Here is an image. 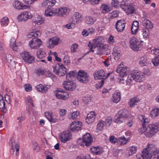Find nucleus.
<instances>
[{
	"mask_svg": "<svg viewBox=\"0 0 159 159\" xmlns=\"http://www.w3.org/2000/svg\"><path fill=\"white\" fill-rule=\"evenodd\" d=\"M5 103L4 100H2L0 101V109H4L6 110L5 107Z\"/></svg>",
	"mask_w": 159,
	"mask_h": 159,
	"instance_id": "63",
	"label": "nucleus"
},
{
	"mask_svg": "<svg viewBox=\"0 0 159 159\" xmlns=\"http://www.w3.org/2000/svg\"><path fill=\"white\" fill-rule=\"evenodd\" d=\"M13 94L12 92H10L9 95L6 94L5 95V98L6 101L9 104L11 103V96H12Z\"/></svg>",
	"mask_w": 159,
	"mask_h": 159,
	"instance_id": "49",
	"label": "nucleus"
},
{
	"mask_svg": "<svg viewBox=\"0 0 159 159\" xmlns=\"http://www.w3.org/2000/svg\"><path fill=\"white\" fill-rule=\"evenodd\" d=\"M90 156L89 155L87 154L84 156L83 154H81L78 156L77 159H90Z\"/></svg>",
	"mask_w": 159,
	"mask_h": 159,
	"instance_id": "58",
	"label": "nucleus"
},
{
	"mask_svg": "<svg viewBox=\"0 0 159 159\" xmlns=\"http://www.w3.org/2000/svg\"><path fill=\"white\" fill-rule=\"evenodd\" d=\"M139 119L140 121L142 122V126L143 128L145 127V125H148L149 122V118H146L143 115H139Z\"/></svg>",
	"mask_w": 159,
	"mask_h": 159,
	"instance_id": "25",
	"label": "nucleus"
},
{
	"mask_svg": "<svg viewBox=\"0 0 159 159\" xmlns=\"http://www.w3.org/2000/svg\"><path fill=\"white\" fill-rule=\"evenodd\" d=\"M82 125L81 122L74 121L70 124V130L72 131L80 130Z\"/></svg>",
	"mask_w": 159,
	"mask_h": 159,
	"instance_id": "17",
	"label": "nucleus"
},
{
	"mask_svg": "<svg viewBox=\"0 0 159 159\" xmlns=\"http://www.w3.org/2000/svg\"><path fill=\"white\" fill-rule=\"evenodd\" d=\"M104 52V50L102 48L99 47V48H98L97 49V54L99 55H102Z\"/></svg>",
	"mask_w": 159,
	"mask_h": 159,
	"instance_id": "62",
	"label": "nucleus"
},
{
	"mask_svg": "<svg viewBox=\"0 0 159 159\" xmlns=\"http://www.w3.org/2000/svg\"><path fill=\"white\" fill-rule=\"evenodd\" d=\"M150 62V60L148 56L144 55L140 58L139 64L140 66H143L148 65Z\"/></svg>",
	"mask_w": 159,
	"mask_h": 159,
	"instance_id": "18",
	"label": "nucleus"
},
{
	"mask_svg": "<svg viewBox=\"0 0 159 159\" xmlns=\"http://www.w3.org/2000/svg\"><path fill=\"white\" fill-rule=\"evenodd\" d=\"M56 96L58 99L66 100L69 98V96L67 92H65L62 89H60L57 90Z\"/></svg>",
	"mask_w": 159,
	"mask_h": 159,
	"instance_id": "12",
	"label": "nucleus"
},
{
	"mask_svg": "<svg viewBox=\"0 0 159 159\" xmlns=\"http://www.w3.org/2000/svg\"><path fill=\"white\" fill-rule=\"evenodd\" d=\"M101 8L103 13L108 12L111 11L109 6L105 4L102 5L101 6Z\"/></svg>",
	"mask_w": 159,
	"mask_h": 159,
	"instance_id": "45",
	"label": "nucleus"
},
{
	"mask_svg": "<svg viewBox=\"0 0 159 159\" xmlns=\"http://www.w3.org/2000/svg\"><path fill=\"white\" fill-rule=\"evenodd\" d=\"M131 75L133 79L137 82H141L144 80L143 75L140 71L135 72Z\"/></svg>",
	"mask_w": 159,
	"mask_h": 159,
	"instance_id": "20",
	"label": "nucleus"
},
{
	"mask_svg": "<svg viewBox=\"0 0 159 159\" xmlns=\"http://www.w3.org/2000/svg\"><path fill=\"white\" fill-rule=\"evenodd\" d=\"M82 17L81 14L79 12H75L73 16V20L74 21L76 22L77 23H79L81 21Z\"/></svg>",
	"mask_w": 159,
	"mask_h": 159,
	"instance_id": "30",
	"label": "nucleus"
},
{
	"mask_svg": "<svg viewBox=\"0 0 159 159\" xmlns=\"http://www.w3.org/2000/svg\"><path fill=\"white\" fill-rule=\"evenodd\" d=\"M59 39H55V38H52L50 39L49 40V44L48 47L52 48L57 45L58 43V41Z\"/></svg>",
	"mask_w": 159,
	"mask_h": 159,
	"instance_id": "24",
	"label": "nucleus"
},
{
	"mask_svg": "<svg viewBox=\"0 0 159 159\" xmlns=\"http://www.w3.org/2000/svg\"><path fill=\"white\" fill-rule=\"evenodd\" d=\"M142 25L146 28L149 29L153 28V24L152 22L147 19H144L142 21Z\"/></svg>",
	"mask_w": 159,
	"mask_h": 159,
	"instance_id": "29",
	"label": "nucleus"
},
{
	"mask_svg": "<svg viewBox=\"0 0 159 159\" xmlns=\"http://www.w3.org/2000/svg\"><path fill=\"white\" fill-rule=\"evenodd\" d=\"M22 59L26 63L31 64L34 61V58L28 52L24 51L20 53Z\"/></svg>",
	"mask_w": 159,
	"mask_h": 159,
	"instance_id": "7",
	"label": "nucleus"
},
{
	"mask_svg": "<svg viewBox=\"0 0 159 159\" xmlns=\"http://www.w3.org/2000/svg\"><path fill=\"white\" fill-rule=\"evenodd\" d=\"M139 28V23L137 21H135L133 22L131 27V31L133 34H135L137 32Z\"/></svg>",
	"mask_w": 159,
	"mask_h": 159,
	"instance_id": "27",
	"label": "nucleus"
},
{
	"mask_svg": "<svg viewBox=\"0 0 159 159\" xmlns=\"http://www.w3.org/2000/svg\"><path fill=\"white\" fill-rule=\"evenodd\" d=\"M90 150L92 153L95 155H99L102 153V150L99 148V147H92Z\"/></svg>",
	"mask_w": 159,
	"mask_h": 159,
	"instance_id": "39",
	"label": "nucleus"
},
{
	"mask_svg": "<svg viewBox=\"0 0 159 159\" xmlns=\"http://www.w3.org/2000/svg\"><path fill=\"white\" fill-rule=\"evenodd\" d=\"M41 34V33L39 30H37L35 31H33L30 33L28 34V37L29 38H31L33 37H37L40 36Z\"/></svg>",
	"mask_w": 159,
	"mask_h": 159,
	"instance_id": "42",
	"label": "nucleus"
},
{
	"mask_svg": "<svg viewBox=\"0 0 159 159\" xmlns=\"http://www.w3.org/2000/svg\"><path fill=\"white\" fill-rule=\"evenodd\" d=\"M36 55L38 58L42 59L46 56V53L43 48H41L37 51Z\"/></svg>",
	"mask_w": 159,
	"mask_h": 159,
	"instance_id": "36",
	"label": "nucleus"
},
{
	"mask_svg": "<svg viewBox=\"0 0 159 159\" xmlns=\"http://www.w3.org/2000/svg\"><path fill=\"white\" fill-rule=\"evenodd\" d=\"M84 3H86L90 1L91 4L94 5L98 4L101 0H82Z\"/></svg>",
	"mask_w": 159,
	"mask_h": 159,
	"instance_id": "54",
	"label": "nucleus"
},
{
	"mask_svg": "<svg viewBox=\"0 0 159 159\" xmlns=\"http://www.w3.org/2000/svg\"><path fill=\"white\" fill-rule=\"evenodd\" d=\"M13 6L17 9H22V3L18 1H15L13 3Z\"/></svg>",
	"mask_w": 159,
	"mask_h": 159,
	"instance_id": "43",
	"label": "nucleus"
},
{
	"mask_svg": "<svg viewBox=\"0 0 159 159\" xmlns=\"http://www.w3.org/2000/svg\"><path fill=\"white\" fill-rule=\"evenodd\" d=\"M45 116L48 121L53 123L57 122L58 120L57 117L55 115H53L51 111H48L45 113Z\"/></svg>",
	"mask_w": 159,
	"mask_h": 159,
	"instance_id": "16",
	"label": "nucleus"
},
{
	"mask_svg": "<svg viewBox=\"0 0 159 159\" xmlns=\"http://www.w3.org/2000/svg\"><path fill=\"white\" fill-rule=\"evenodd\" d=\"M151 146H152V145H148L147 147L142 151L141 157L143 159H151Z\"/></svg>",
	"mask_w": 159,
	"mask_h": 159,
	"instance_id": "13",
	"label": "nucleus"
},
{
	"mask_svg": "<svg viewBox=\"0 0 159 159\" xmlns=\"http://www.w3.org/2000/svg\"><path fill=\"white\" fill-rule=\"evenodd\" d=\"M57 15L62 16L68 13L69 10L66 7H65L59 8L58 9H57Z\"/></svg>",
	"mask_w": 159,
	"mask_h": 159,
	"instance_id": "32",
	"label": "nucleus"
},
{
	"mask_svg": "<svg viewBox=\"0 0 159 159\" xmlns=\"http://www.w3.org/2000/svg\"><path fill=\"white\" fill-rule=\"evenodd\" d=\"M36 74L39 76L44 75L45 73L44 70L41 69L40 68H38L36 70Z\"/></svg>",
	"mask_w": 159,
	"mask_h": 159,
	"instance_id": "57",
	"label": "nucleus"
},
{
	"mask_svg": "<svg viewBox=\"0 0 159 159\" xmlns=\"http://www.w3.org/2000/svg\"><path fill=\"white\" fill-rule=\"evenodd\" d=\"M11 150L13 151V153L16 150V155L17 156L19 153V145L18 144H16L15 143L12 142H11Z\"/></svg>",
	"mask_w": 159,
	"mask_h": 159,
	"instance_id": "34",
	"label": "nucleus"
},
{
	"mask_svg": "<svg viewBox=\"0 0 159 159\" xmlns=\"http://www.w3.org/2000/svg\"><path fill=\"white\" fill-rule=\"evenodd\" d=\"M33 21L35 24L40 25L43 22V19L41 16H38L34 18Z\"/></svg>",
	"mask_w": 159,
	"mask_h": 159,
	"instance_id": "35",
	"label": "nucleus"
},
{
	"mask_svg": "<svg viewBox=\"0 0 159 159\" xmlns=\"http://www.w3.org/2000/svg\"><path fill=\"white\" fill-rule=\"evenodd\" d=\"M9 22V20L7 17H5L3 18L1 21L2 25L6 26L7 25Z\"/></svg>",
	"mask_w": 159,
	"mask_h": 159,
	"instance_id": "52",
	"label": "nucleus"
},
{
	"mask_svg": "<svg viewBox=\"0 0 159 159\" xmlns=\"http://www.w3.org/2000/svg\"><path fill=\"white\" fill-rule=\"evenodd\" d=\"M111 4L112 6L116 8L119 5V2L117 0H112Z\"/></svg>",
	"mask_w": 159,
	"mask_h": 159,
	"instance_id": "60",
	"label": "nucleus"
},
{
	"mask_svg": "<svg viewBox=\"0 0 159 159\" xmlns=\"http://www.w3.org/2000/svg\"><path fill=\"white\" fill-rule=\"evenodd\" d=\"M152 62L155 66H157L159 64V55L155 57L154 58L152 59Z\"/></svg>",
	"mask_w": 159,
	"mask_h": 159,
	"instance_id": "50",
	"label": "nucleus"
},
{
	"mask_svg": "<svg viewBox=\"0 0 159 159\" xmlns=\"http://www.w3.org/2000/svg\"><path fill=\"white\" fill-rule=\"evenodd\" d=\"M32 17V14L29 12L24 11L20 13L17 17L18 20L20 21H26Z\"/></svg>",
	"mask_w": 159,
	"mask_h": 159,
	"instance_id": "11",
	"label": "nucleus"
},
{
	"mask_svg": "<svg viewBox=\"0 0 159 159\" xmlns=\"http://www.w3.org/2000/svg\"><path fill=\"white\" fill-rule=\"evenodd\" d=\"M159 131V123L151 124L146 129L145 135L147 138H151Z\"/></svg>",
	"mask_w": 159,
	"mask_h": 159,
	"instance_id": "2",
	"label": "nucleus"
},
{
	"mask_svg": "<svg viewBox=\"0 0 159 159\" xmlns=\"http://www.w3.org/2000/svg\"><path fill=\"white\" fill-rule=\"evenodd\" d=\"M94 20L93 18L89 16H87L85 18V22L88 24H93Z\"/></svg>",
	"mask_w": 159,
	"mask_h": 159,
	"instance_id": "46",
	"label": "nucleus"
},
{
	"mask_svg": "<svg viewBox=\"0 0 159 159\" xmlns=\"http://www.w3.org/2000/svg\"><path fill=\"white\" fill-rule=\"evenodd\" d=\"M12 57L10 54H8L6 56V59L7 62L11 66L15 67L16 62L15 61H12Z\"/></svg>",
	"mask_w": 159,
	"mask_h": 159,
	"instance_id": "38",
	"label": "nucleus"
},
{
	"mask_svg": "<svg viewBox=\"0 0 159 159\" xmlns=\"http://www.w3.org/2000/svg\"><path fill=\"white\" fill-rule=\"evenodd\" d=\"M137 150V147L134 146H131L127 149V153L129 156H131L135 153Z\"/></svg>",
	"mask_w": 159,
	"mask_h": 159,
	"instance_id": "37",
	"label": "nucleus"
},
{
	"mask_svg": "<svg viewBox=\"0 0 159 159\" xmlns=\"http://www.w3.org/2000/svg\"><path fill=\"white\" fill-rule=\"evenodd\" d=\"M60 139L62 142L65 143L71 139L72 136L70 131H63L60 135Z\"/></svg>",
	"mask_w": 159,
	"mask_h": 159,
	"instance_id": "10",
	"label": "nucleus"
},
{
	"mask_svg": "<svg viewBox=\"0 0 159 159\" xmlns=\"http://www.w3.org/2000/svg\"><path fill=\"white\" fill-rule=\"evenodd\" d=\"M134 8L132 4H131L127 6L126 12L127 14H132L134 13Z\"/></svg>",
	"mask_w": 159,
	"mask_h": 159,
	"instance_id": "41",
	"label": "nucleus"
},
{
	"mask_svg": "<svg viewBox=\"0 0 159 159\" xmlns=\"http://www.w3.org/2000/svg\"><path fill=\"white\" fill-rule=\"evenodd\" d=\"M132 77L131 75L130 76H127V78L125 80V83H126V84L128 85H131L133 84V79H132Z\"/></svg>",
	"mask_w": 159,
	"mask_h": 159,
	"instance_id": "44",
	"label": "nucleus"
},
{
	"mask_svg": "<svg viewBox=\"0 0 159 159\" xmlns=\"http://www.w3.org/2000/svg\"><path fill=\"white\" fill-rule=\"evenodd\" d=\"M56 0H47L43 1L42 3L43 7L49 8L53 6L56 3Z\"/></svg>",
	"mask_w": 159,
	"mask_h": 159,
	"instance_id": "22",
	"label": "nucleus"
},
{
	"mask_svg": "<svg viewBox=\"0 0 159 159\" xmlns=\"http://www.w3.org/2000/svg\"><path fill=\"white\" fill-rule=\"evenodd\" d=\"M128 111L126 109H123L119 111L115 116L114 121L117 123H122L124 120L127 118L128 116Z\"/></svg>",
	"mask_w": 159,
	"mask_h": 159,
	"instance_id": "3",
	"label": "nucleus"
},
{
	"mask_svg": "<svg viewBox=\"0 0 159 159\" xmlns=\"http://www.w3.org/2000/svg\"><path fill=\"white\" fill-rule=\"evenodd\" d=\"M35 87L38 91L41 93H45L48 89V88L47 86H43L41 84L38 85Z\"/></svg>",
	"mask_w": 159,
	"mask_h": 159,
	"instance_id": "31",
	"label": "nucleus"
},
{
	"mask_svg": "<svg viewBox=\"0 0 159 159\" xmlns=\"http://www.w3.org/2000/svg\"><path fill=\"white\" fill-rule=\"evenodd\" d=\"M76 78L79 81L85 84L89 80V75L86 72L80 70L78 72Z\"/></svg>",
	"mask_w": 159,
	"mask_h": 159,
	"instance_id": "6",
	"label": "nucleus"
},
{
	"mask_svg": "<svg viewBox=\"0 0 159 159\" xmlns=\"http://www.w3.org/2000/svg\"><path fill=\"white\" fill-rule=\"evenodd\" d=\"M43 42L41 39L38 38H33L29 43V45L33 49H37L39 48Z\"/></svg>",
	"mask_w": 159,
	"mask_h": 159,
	"instance_id": "9",
	"label": "nucleus"
},
{
	"mask_svg": "<svg viewBox=\"0 0 159 159\" xmlns=\"http://www.w3.org/2000/svg\"><path fill=\"white\" fill-rule=\"evenodd\" d=\"M25 90L27 92H30L32 90V87L30 84H25L24 86Z\"/></svg>",
	"mask_w": 159,
	"mask_h": 159,
	"instance_id": "61",
	"label": "nucleus"
},
{
	"mask_svg": "<svg viewBox=\"0 0 159 159\" xmlns=\"http://www.w3.org/2000/svg\"><path fill=\"white\" fill-rule=\"evenodd\" d=\"M139 101V98L137 97H135L130 99L129 102V107H133L135 105H137Z\"/></svg>",
	"mask_w": 159,
	"mask_h": 159,
	"instance_id": "33",
	"label": "nucleus"
},
{
	"mask_svg": "<svg viewBox=\"0 0 159 159\" xmlns=\"http://www.w3.org/2000/svg\"><path fill=\"white\" fill-rule=\"evenodd\" d=\"M149 34V29L148 28L143 29L142 31V34L144 38H147Z\"/></svg>",
	"mask_w": 159,
	"mask_h": 159,
	"instance_id": "51",
	"label": "nucleus"
},
{
	"mask_svg": "<svg viewBox=\"0 0 159 159\" xmlns=\"http://www.w3.org/2000/svg\"><path fill=\"white\" fill-rule=\"evenodd\" d=\"M113 54L115 57V59L116 60H118L120 56V53L118 52L117 50L116 51L115 50H114Z\"/></svg>",
	"mask_w": 159,
	"mask_h": 159,
	"instance_id": "55",
	"label": "nucleus"
},
{
	"mask_svg": "<svg viewBox=\"0 0 159 159\" xmlns=\"http://www.w3.org/2000/svg\"><path fill=\"white\" fill-rule=\"evenodd\" d=\"M139 40L135 37L131 38L129 40V46L133 50L138 51L141 50L142 45Z\"/></svg>",
	"mask_w": 159,
	"mask_h": 159,
	"instance_id": "5",
	"label": "nucleus"
},
{
	"mask_svg": "<svg viewBox=\"0 0 159 159\" xmlns=\"http://www.w3.org/2000/svg\"><path fill=\"white\" fill-rule=\"evenodd\" d=\"M63 86L65 89L67 90L72 91L76 88V84L71 81H65Z\"/></svg>",
	"mask_w": 159,
	"mask_h": 159,
	"instance_id": "15",
	"label": "nucleus"
},
{
	"mask_svg": "<svg viewBox=\"0 0 159 159\" xmlns=\"http://www.w3.org/2000/svg\"><path fill=\"white\" fill-rule=\"evenodd\" d=\"M159 114V109H153L150 113V115L152 118H155Z\"/></svg>",
	"mask_w": 159,
	"mask_h": 159,
	"instance_id": "40",
	"label": "nucleus"
},
{
	"mask_svg": "<svg viewBox=\"0 0 159 159\" xmlns=\"http://www.w3.org/2000/svg\"><path fill=\"white\" fill-rule=\"evenodd\" d=\"M79 115V112L78 111H75L71 113L69 116V117L70 119H74L77 118Z\"/></svg>",
	"mask_w": 159,
	"mask_h": 159,
	"instance_id": "53",
	"label": "nucleus"
},
{
	"mask_svg": "<svg viewBox=\"0 0 159 159\" xmlns=\"http://www.w3.org/2000/svg\"><path fill=\"white\" fill-rule=\"evenodd\" d=\"M129 138H125V137L123 136L119 138L118 139L120 142L124 145L127 143Z\"/></svg>",
	"mask_w": 159,
	"mask_h": 159,
	"instance_id": "48",
	"label": "nucleus"
},
{
	"mask_svg": "<svg viewBox=\"0 0 159 159\" xmlns=\"http://www.w3.org/2000/svg\"><path fill=\"white\" fill-rule=\"evenodd\" d=\"M94 79L96 80L102 79L105 80L107 78L105 72L102 69L99 70L94 73Z\"/></svg>",
	"mask_w": 159,
	"mask_h": 159,
	"instance_id": "14",
	"label": "nucleus"
},
{
	"mask_svg": "<svg viewBox=\"0 0 159 159\" xmlns=\"http://www.w3.org/2000/svg\"><path fill=\"white\" fill-rule=\"evenodd\" d=\"M93 42L97 46V47H100L101 42L99 38L95 39L93 40Z\"/></svg>",
	"mask_w": 159,
	"mask_h": 159,
	"instance_id": "64",
	"label": "nucleus"
},
{
	"mask_svg": "<svg viewBox=\"0 0 159 159\" xmlns=\"http://www.w3.org/2000/svg\"><path fill=\"white\" fill-rule=\"evenodd\" d=\"M104 121H103L99 122L97 125V128L100 130H102L104 127Z\"/></svg>",
	"mask_w": 159,
	"mask_h": 159,
	"instance_id": "59",
	"label": "nucleus"
},
{
	"mask_svg": "<svg viewBox=\"0 0 159 159\" xmlns=\"http://www.w3.org/2000/svg\"><path fill=\"white\" fill-rule=\"evenodd\" d=\"M113 101L117 103L119 102L121 99L120 92L119 90L116 91L113 94Z\"/></svg>",
	"mask_w": 159,
	"mask_h": 159,
	"instance_id": "26",
	"label": "nucleus"
},
{
	"mask_svg": "<svg viewBox=\"0 0 159 159\" xmlns=\"http://www.w3.org/2000/svg\"><path fill=\"white\" fill-rule=\"evenodd\" d=\"M112 121V119L111 117L108 116L106 117L104 123L107 125H110Z\"/></svg>",
	"mask_w": 159,
	"mask_h": 159,
	"instance_id": "56",
	"label": "nucleus"
},
{
	"mask_svg": "<svg viewBox=\"0 0 159 159\" xmlns=\"http://www.w3.org/2000/svg\"><path fill=\"white\" fill-rule=\"evenodd\" d=\"M79 141L82 140V143L80 144V145L84 146H90L93 141L92 137L89 133H86L84 135L83 139H80Z\"/></svg>",
	"mask_w": 159,
	"mask_h": 159,
	"instance_id": "8",
	"label": "nucleus"
},
{
	"mask_svg": "<svg viewBox=\"0 0 159 159\" xmlns=\"http://www.w3.org/2000/svg\"><path fill=\"white\" fill-rule=\"evenodd\" d=\"M151 146V159H159V149L154 151L153 145Z\"/></svg>",
	"mask_w": 159,
	"mask_h": 159,
	"instance_id": "23",
	"label": "nucleus"
},
{
	"mask_svg": "<svg viewBox=\"0 0 159 159\" xmlns=\"http://www.w3.org/2000/svg\"><path fill=\"white\" fill-rule=\"evenodd\" d=\"M57 9L52 10L50 8H48L45 10L44 13L45 15L46 16H52L57 15Z\"/></svg>",
	"mask_w": 159,
	"mask_h": 159,
	"instance_id": "28",
	"label": "nucleus"
},
{
	"mask_svg": "<svg viewBox=\"0 0 159 159\" xmlns=\"http://www.w3.org/2000/svg\"><path fill=\"white\" fill-rule=\"evenodd\" d=\"M75 73L74 71H70L67 74L66 78L67 79L70 81L75 76Z\"/></svg>",
	"mask_w": 159,
	"mask_h": 159,
	"instance_id": "47",
	"label": "nucleus"
},
{
	"mask_svg": "<svg viewBox=\"0 0 159 159\" xmlns=\"http://www.w3.org/2000/svg\"><path fill=\"white\" fill-rule=\"evenodd\" d=\"M129 71V68L127 66H124L122 62H121L119 66L117 67L116 70L117 73L120 74V78L118 79V82L119 83L125 84V80L127 78V73Z\"/></svg>",
	"mask_w": 159,
	"mask_h": 159,
	"instance_id": "1",
	"label": "nucleus"
},
{
	"mask_svg": "<svg viewBox=\"0 0 159 159\" xmlns=\"http://www.w3.org/2000/svg\"><path fill=\"white\" fill-rule=\"evenodd\" d=\"M125 21L124 20H117L115 25L117 31L118 32L122 31L125 29Z\"/></svg>",
	"mask_w": 159,
	"mask_h": 159,
	"instance_id": "19",
	"label": "nucleus"
},
{
	"mask_svg": "<svg viewBox=\"0 0 159 159\" xmlns=\"http://www.w3.org/2000/svg\"><path fill=\"white\" fill-rule=\"evenodd\" d=\"M96 116L94 111H91L88 113L86 119V121L88 124L92 123L94 120Z\"/></svg>",
	"mask_w": 159,
	"mask_h": 159,
	"instance_id": "21",
	"label": "nucleus"
},
{
	"mask_svg": "<svg viewBox=\"0 0 159 159\" xmlns=\"http://www.w3.org/2000/svg\"><path fill=\"white\" fill-rule=\"evenodd\" d=\"M52 68L53 72L60 76H63L66 73V68L61 63L56 64L53 66Z\"/></svg>",
	"mask_w": 159,
	"mask_h": 159,
	"instance_id": "4",
	"label": "nucleus"
}]
</instances>
